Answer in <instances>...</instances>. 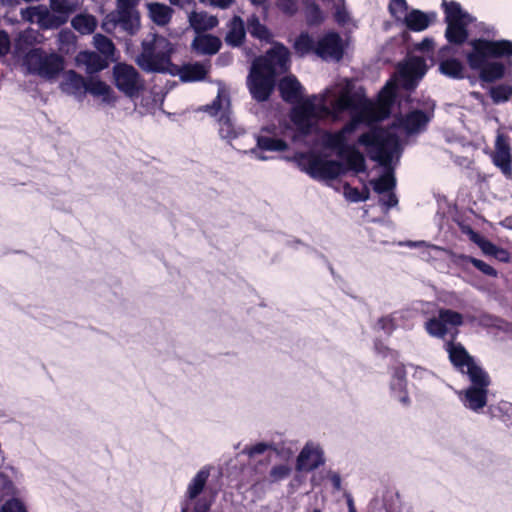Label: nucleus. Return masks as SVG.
<instances>
[{"mask_svg":"<svg viewBox=\"0 0 512 512\" xmlns=\"http://www.w3.org/2000/svg\"><path fill=\"white\" fill-rule=\"evenodd\" d=\"M335 112L353 111L350 121L336 132H327L323 138L325 148H341L347 143L348 135L353 133L359 124H371L384 119L388 111L379 109L365 95L364 91H352L349 88L342 90L336 100L332 102Z\"/></svg>","mask_w":512,"mask_h":512,"instance_id":"nucleus-1","label":"nucleus"},{"mask_svg":"<svg viewBox=\"0 0 512 512\" xmlns=\"http://www.w3.org/2000/svg\"><path fill=\"white\" fill-rule=\"evenodd\" d=\"M278 90L284 102L296 104L290 112V120L294 124L299 136L307 137L312 134L319 112L328 114L329 110L324 104H315L316 95L302 99L303 86L294 75L281 78Z\"/></svg>","mask_w":512,"mask_h":512,"instance_id":"nucleus-2","label":"nucleus"},{"mask_svg":"<svg viewBox=\"0 0 512 512\" xmlns=\"http://www.w3.org/2000/svg\"><path fill=\"white\" fill-rule=\"evenodd\" d=\"M469 45L472 50L466 55L467 63L472 70L479 72L482 82L494 83L504 78L506 73L504 63L489 61V59L512 57V41L476 38L472 39Z\"/></svg>","mask_w":512,"mask_h":512,"instance_id":"nucleus-3","label":"nucleus"},{"mask_svg":"<svg viewBox=\"0 0 512 512\" xmlns=\"http://www.w3.org/2000/svg\"><path fill=\"white\" fill-rule=\"evenodd\" d=\"M357 142L366 148L371 160L382 166L391 163L393 153L399 145L398 136L382 126L370 127L358 137Z\"/></svg>","mask_w":512,"mask_h":512,"instance_id":"nucleus-4","label":"nucleus"},{"mask_svg":"<svg viewBox=\"0 0 512 512\" xmlns=\"http://www.w3.org/2000/svg\"><path fill=\"white\" fill-rule=\"evenodd\" d=\"M441 6L445 15V23L447 24L445 30V38L448 43L461 46L468 37V27L474 22V17L468 12L464 11L460 3L456 1L443 0Z\"/></svg>","mask_w":512,"mask_h":512,"instance_id":"nucleus-5","label":"nucleus"},{"mask_svg":"<svg viewBox=\"0 0 512 512\" xmlns=\"http://www.w3.org/2000/svg\"><path fill=\"white\" fill-rule=\"evenodd\" d=\"M291 159L313 179L334 180L345 174L342 162L325 159L313 152H298Z\"/></svg>","mask_w":512,"mask_h":512,"instance_id":"nucleus-6","label":"nucleus"},{"mask_svg":"<svg viewBox=\"0 0 512 512\" xmlns=\"http://www.w3.org/2000/svg\"><path fill=\"white\" fill-rule=\"evenodd\" d=\"M29 72L43 78H55L64 68V58L57 54H46L42 48H33L24 56Z\"/></svg>","mask_w":512,"mask_h":512,"instance_id":"nucleus-7","label":"nucleus"},{"mask_svg":"<svg viewBox=\"0 0 512 512\" xmlns=\"http://www.w3.org/2000/svg\"><path fill=\"white\" fill-rule=\"evenodd\" d=\"M252 64L278 77L290 70V51L284 44L276 42L264 55L256 57Z\"/></svg>","mask_w":512,"mask_h":512,"instance_id":"nucleus-8","label":"nucleus"},{"mask_svg":"<svg viewBox=\"0 0 512 512\" xmlns=\"http://www.w3.org/2000/svg\"><path fill=\"white\" fill-rule=\"evenodd\" d=\"M277 83V75L264 71L252 64L247 77V87L251 97L257 102H265L272 95Z\"/></svg>","mask_w":512,"mask_h":512,"instance_id":"nucleus-9","label":"nucleus"},{"mask_svg":"<svg viewBox=\"0 0 512 512\" xmlns=\"http://www.w3.org/2000/svg\"><path fill=\"white\" fill-rule=\"evenodd\" d=\"M115 86L129 98L138 97L144 89V83L139 72L126 63H118L113 67Z\"/></svg>","mask_w":512,"mask_h":512,"instance_id":"nucleus-10","label":"nucleus"},{"mask_svg":"<svg viewBox=\"0 0 512 512\" xmlns=\"http://www.w3.org/2000/svg\"><path fill=\"white\" fill-rule=\"evenodd\" d=\"M140 0H117L113 15L118 26L129 35H135L140 28V15L136 7Z\"/></svg>","mask_w":512,"mask_h":512,"instance_id":"nucleus-11","label":"nucleus"},{"mask_svg":"<svg viewBox=\"0 0 512 512\" xmlns=\"http://www.w3.org/2000/svg\"><path fill=\"white\" fill-rule=\"evenodd\" d=\"M458 327L463 325V315L451 309L442 308L438 316L430 318L425 323L426 331L434 337L444 338L448 333L447 326Z\"/></svg>","mask_w":512,"mask_h":512,"instance_id":"nucleus-12","label":"nucleus"},{"mask_svg":"<svg viewBox=\"0 0 512 512\" xmlns=\"http://www.w3.org/2000/svg\"><path fill=\"white\" fill-rule=\"evenodd\" d=\"M344 44L339 33L329 31L316 43L315 54L322 59H334L340 61L344 56Z\"/></svg>","mask_w":512,"mask_h":512,"instance_id":"nucleus-13","label":"nucleus"},{"mask_svg":"<svg viewBox=\"0 0 512 512\" xmlns=\"http://www.w3.org/2000/svg\"><path fill=\"white\" fill-rule=\"evenodd\" d=\"M431 118L427 112L415 109L398 117L393 126L404 130L408 135H414L426 130Z\"/></svg>","mask_w":512,"mask_h":512,"instance_id":"nucleus-14","label":"nucleus"},{"mask_svg":"<svg viewBox=\"0 0 512 512\" xmlns=\"http://www.w3.org/2000/svg\"><path fill=\"white\" fill-rule=\"evenodd\" d=\"M137 64L146 72L164 73L169 70L172 65L171 55L156 54L151 51L150 47L143 49L138 56Z\"/></svg>","mask_w":512,"mask_h":512,"instance_id":"nucleus-15","label":"nucleus"},{"mask_svg":"<svg viewBox=\"0 0 512 512\" xmlns=\"http://www.w3.org/2000/svg\"><path fill=\"white\" fill-rule=\"evenodd\" d=\"M492 162L507 178H512L511 147L503 135H498L496 138Z\"/></svg>","mask_w":512,"mask_h":512,"instance_id":"nucleus-16","label":"nucleus"},{"mask_svg":"<svg viewBox=\"0 0 512 512\" xmlns=\"http://www.w3.org/2000/svg\"><path fill=\"white\" fill-rule=\"evenodd\" d=\"M336 150L337 155L346 161V170H351L355 173H364L367 170L366 160L364 155L354 145H344L341 148H330Z\"/></svg>","mask_w":512,"mask_h":512,"instance_id":"nucleus-17","label":"nucleus"},{"mask_svg":"<svg viewBox=\"0 0 512 512\" xmlns=\"http://www.w3.org/2000/svg\"><path fill=\"white\" fill-rule=\"evenodd\" d=\"M324 464L323 452L319 448L306 445L299 453L296 460L298 471H313Z\"/></svg>","mask_w":512,"mask_h":512,"instance_id":"nucleus-18","label":"nucleus"},{"mask_svg":"<svg viewBox=\"0 0 512 512\" xmlns=\"http://www.w3.org/2000/svg\"><path fill=\"white\" fill-rule=\"evenodd\" d=\"M446 351L448 352L451 364L462 374L475 361L461 343H447Z\"/></svg>","mask_w":512,"mask_h":512,"instance_id":"nucleus-19","label":"nucleus"},{"mask_svg":"<svg viewBox=\"0 0 512 512\" xmlns=\"http://www.w3.org/2000/svg\"><path fill=\"white\" fill-rule=\"evenodd\" d=\"M289 148L288 143L280 138L258 135L256 137V147L251 149V153L259 160H266L267 157L262 155L260 151L283 152Z\"/></svg>","mask_w":512,"mask_h":512,"instance_id":"nucleus-20","label":"nucleus"},{"mask_svg":"<svg viewBox=\"0 0 512 512\" xmlns=\"http://www.w3.org/2000/svg\"><path fill=\"white\" fill-rule=\"evenodd\" d=\"M488 388L469 386L461 398L464 406L472 411L478 412L487 405Z\"/></svg>","mask_w":512,"mask_h":512,"instance_id":"nucleus-21","label":"nucleus"},{"mask_svg":"<svg viewBox=\"0 0 512 512\" xmlns=\"http://www.w3.org/2000/svg\"><path fill=\"white\" fill-rule=\"evenodd\" d=\"M228 32L225 36V42L231 47H240L246 37L244 21L238 15H234L227 24Z\"/></svg>","mask_w":512,"mask_h":512,"instance_id":"nucleus-22","label":"nucleus"},{"mask_svg":"<svg viewBox=\"0 0 512 512\" xmlns=\"http://www.w3.org/2000/svg\"><path fill=\"white\" fill-rule=\"evenodd\" d=\"M435 17V13L427 14L421 10L413 9L405 15L404 24L410 31L420 32L427 29Z\"/></svg>","mask_w":512,"mask_h":512,"instance_id":"nucleus-23","label":"nucleus"},{"mask_svg":"<svg viewBox=\"0 0 512 512\" xmlns=\"http://www.w3.org/2000/svg\"><path fill=\"white\" fill-rule=\"evenodd\" d=\"M210 476V469L207 467L201 468L188 484L186 491V498L189 501L195 500L204 491Z\"/></svg>","mask_w":512,"mask_h":512,"instance_id":"nucleus-24","label":"nucleus"},{"mask_svg":"<svg viewBox=\"0 0 512 512\" xmlns=\"http://www.w3.org/2000/svg\"><path fill=\"white\" fill-rule=\"evenodd\" d=\"M86 92L93 96H102L103 101L106 103H114L117 99L112 88L100 79H89Z\"/></svg>","mask_w":512,"mask_h":512,"instance_id":"nucleus-25","label":"nucleus"},{"mask_svg":"<svg viewBox=\"0 0 512 512\" xmlns=\"http://www.w3.org/2000/svg\"><path fill=\"white\" fill-rule=\"evenodd\" d=\"M471 383V387L489 388L491 379L489 374L475 361L465 369V373Z\"/></svg>","mask_w":512,"mask_h":512,"instance_id":"nucleus-26","label":"nucleus"},{"mask_svg":"<svg viewBox=\"0 0 512 512\" xmlns=\"http://www.w3.org/2000/svg\"><path fill=\"white\" fill-rule=\"evenodd\" d=\"M147 47L151 48V51L156 54H167L172 55L174 48L171 42L164 36L159 34H152L151 39H145L142 42V50Z\"/></svg>","mask_w":512,"mask_h":512,"instance_id":"nucleus-27","label":"nucleus"},{"mask_svg":"<svg viewBox=\"0 0 512 512\" xmlns=\"http://www.w3.org/2000/svg\"><path fill=\"white\" fill-rule=\"evenodd\" d=\"M36 12H40L37 24L44 30L57 29L67 22L65 17L49 11L44 6H42V10H36Z\"/></svg>","mask_w":512,"mask_h":512,"instance_id":"nucleus-28","label":"nucleus"},{"mask_svg":"<svg viewBox=\"0 0 512 512\" xmlns=\"http://www.w3.org/2000/svg\"><path fill=\"white\" fill-rule=\"evenodd\" d=\"M440 72L452 79L465 78V67L457 58H448L442 60L439 64Z\"/></svg>","mask_w":512,"mask_h":512,"instance_id":"nucleus-29","label":"nucleus"},{"mask_svg":"<svg viewBox=\"0 0 512 512\" xmlns=\"http://www.w3.org/2000/svg\"><path fill=\"white\" fill-rule=\"evenodd\" d=\"M193 45L202 54L214 55L220 50L222 44L218 37L208 34L196 38Z\"/></svg>","mask_w":512,"mask_h":512,"instance_id":"nucleus-30","label":"nucleus"},{"mask_svg":"<svg viewBox=\"0 0 512 512\" xmlns=\"http://www.w3.org/2000/svg\"><path fill=\"white\" fill-rule=\"evenodd\" d=\"M72 27L82 35L92 34L97 27V19L91 14H77L71 21Z\"/></svg>","mask_w":512,"mask_h":512,"instance_id":"nucleus-31","label":"nucleus"},{"mask_svg":"<svg viewBox=\"0 0 512 512\" xmlns=\"http://www.w3.org/2000/svg\"><path fill=\"white\" fill-rule=\"evenodd\" d=\"M315 42L308 32H301L293 43L295 54L303 58L310 53H315Z\"/></svg>","mask_w":512,"mask_h":512,"instance_id":"nucleus-32","label":"nucleus"},{"mask_svg":"<svg viewBox=\"0 0 512 512\" xmlns=\"http://www.w3.org/2000/svg\"><path fill=\"white\" fill-rule=\"evenodd\" d=\"M207 70L205 66L199 62L186 64L181 70V80L184 82H195L205 79Z\"/></svg>","mask_w":512,"mask_h":512,"instance_id":"nucleus-33","label":"nucleus"},{"mask_svg":"<svg viewBox=\"0 0 512 512\" xmlns=\"http://www.w3.org/2000/svg\"><path fill=\"white\" fill-rule=\"evenodd\" d=\"M488 94L494 104L506 103L512 97V84L505 82L491 86Z\"/></svg>","mask_w":512,"mask_h":512,"instance_id":"nucleus-34","label":"nucleus"},{"mask_svg":"<svg viewBox=\"0 0 512 512\" xmlns=\"http://www.w3.org/2000/svg\"><path fill=\"white\" fill-rule=\"evenodd\" d=\"M247 29L250 35L256 39L268 41L271 37L269 29L260 22L255 14L248 18Z\"/></svg>","mask_w":512,"mask_h":512,"instance_id":"nucleus-35","label":"nucleus"},{"mask_svg":"<svg viewBox=\"0 0 512 512\" xmlns=\"http://www.w3.org/2000/svg\"><path fill=\"white\" fill-rule=\"evenodd\" d=\"M149 11L151 19L158 25H166L171 20L172 10L164 4L152 3L149 6Z\"/></svg>","mask_w":512,"mask_h":512,"instance_id":"nucleus-36","label":"nucleus"},{"mask_svg":"<svg viewBox=\"0 0 512 512\" xmlns=\"http://www.w3.org/2000/svg\"><path fill=\"white\" fill-rule=\"evenodd\" d=\"M488 413L492 418H497L507 423L512 420V403L500 401L497 404H491L488 406Z\"/></svg>","mask_w":512,"mask_h":512,"instance_id":"nucleus-37","label":"nucleus"},{"mask_svg":"<svg viewBox=\"0 0 512 512\" xmlns=\"http://www.w3.org/2000/svg\"><path fill=\"white\" fill-rule=\"evenodd\" d=\"M373 190L378 194H383L392 191L396 186V179L394 175L389 172L385 173L377 179L370 181Z\"/></svg>","mask_w":512,"mask_h":512,"instance_id":"nucleus-38","label":"nucleus"},{"mask_svg":"<svg viewBox=\"0 0 512 512\" xmlns=\"http://www.w3.org/2000/svg\"><path fill=\"white\" fill-rule=\"evenodd\" d=\"M230 98L228 95H223L221 92L218 93L216 98L211 104L205 106V111L211 116H217L221 114L225 109H230Z\"/></svg>","mask_w":512,"mask_h":512,"instance_id":"nucleus-39","label":"nucleus"},{"mask_svg":"<svg viewBox=\"0 0 512 512\" xmlns=\"http://www.w3.org/2000/svg\"><path fill=\"white\" fill-rule=\"evenodd\" d=\"M85 64L89 73L100 72L108 66L106 59L95 52L85 53Z\"/></svg>","mask_w":512,"mask_h":512,"instance_id":"nucleus-40","label":"nucleus"},{"mask_svg":"<svg viewBox=\"0 0 512 512\" xmlns=\"http://www.w3.org/2000/svg\"><path fill=\"white\" fill-rule=\"evenodd\" d=\"M230 109H225L219 116L220 123V134L223 138H234L236 133L233 128V124L230 118Z\"/></svg>","mask_w":512,"mask_h":512,"instance_id":"nucleus-41","label":"nucleus"},{"mask_svg":"<svg viewBox=\"0 0 512 512\" xmlns=\"http://www.w3.org/2000/svg\"><path fill=\"white\" fill-rule=\"evenodd\" d=\"M407 372L403 363L398 364L393 368L392 382L390 387L393 391L402 389L407 386Z\"/></svg>","mask_w":512,"mask_h":512,"instance_id":"nucleus-42","label":"nucleus"},{"mask_svg":"<svg viewBox=\"0 0 512 512\" xmlns=\"http://www.w3.org/2000/svg\"><path fill=\"white\" fill-rule=\"evenodd\" d=\"M88 80H86L82 75L77 72L71 70L68 73L67 83L66 85L72 90L73 93H80L82 91L86 92Z\"/></svg>","mask_w":512,"mask_h":512,"instance_id":"nucleus-43","label":"nucleus"},{"mask_svg":"<svg viewBox=\"0 0 512 512\" xmlns=\"http://www.w3.org/2000/svg\"><path fill=\"white\" fill-rule=\"evenodd\" d=\"M94 44L96 49L105 56L109 57L113 55L115 51L112 40L102 34H96L94 36Z\"/></svg>","mask_w":512,"mask_h":512,"instance_id":"nucleus-44","label":"nucleus"},{"mask_svg":"<svg viewBox=\"0 0 512 512\" xmlns=\"http://www.w3.org/2000/svg\"><path fill=\"white\" fill-rule=\"evenodd\" d=\"M291 473V468L286 464L275 465L269 472V481L271 483L286 479Z\"/></svg>","mask_w":512,"mask_h":512,"instance_id":"nucleus-45","label":"nucleus"},{"mask_svg":"<svg viewBox=\"0 0 512 512\" xmlns=\"http://www.w3.org/2000/svg\"><path fill=\"white\" fill-rule=\"evenodd\" d=\"M50 8L59 16H63L68 20L70 13L73 11L67 0H50Z\"/></svg>","mask_w":512,"mask_h":512,"instance_id":"nucleus-46","label":"nucleus"},{"mask_svg":"<svg viewBox=\"0 0 512 512\" xmlns=\"http://www.w3.org/2000/svg\"><path fill=\"white\" fill-rule=\"evenodd\" d=\"M467 261L471 263L476 269L481 271L484 275L490 276V277H496L497 271L495 268H493L491 265L487 264L486 262L474 258L472 256L466 257Z\"/></svg>","mask_w":512,"mask_h":512,"instance_id":"nucleus-47","label":"nucleus"},{"mask_svg":"<svg viewBox=\"0 0 512 512\" xmlns=\"http://www.w3.org/2000/svg\"><path fill=\"white\" fill-rule=\"evenodd\" d=\"M408 9L406 0H391L389 4V12L396 19L400 20V15L407 14Z\"/></svg>","mask_w":512,"mask_h":512,"instance_id":"nucleus-48","label":"nucleus"},{"mask_svg":"<svg viewBox=\"0 0 512 512\" xmlns=\"http://www.w3.org/2000/svg\"><path fill=\"white\" fill-rule=\"evenodd\" d=\"M271 448H272L271 444H268L265 442H258L255 445L246 446L242 452L244 454L248 455L250 458H252L256 455L264 454L267 450H269Z\"/></svg>","mask_w":512,"mask_h":512,"instance_id":"nucleus-49","label":"nucleus"},{"mask_svg":"<svg viewBox=\"0 0 512 512\" xmlns=\"http://www.w3.org/2000/svg\"><path fill=\"white\" fill-rule=\"evenodd\" d=\"M0 512H27V510L20 499L12 498L2 505Z\"/></svg>","mask_w":512,"mask_h":512,"instance_id":"nucleus-50","label":"nucleus"},{"mask_svg":"<svg viewBox=\"0 0 512 512\" xmlns=\"http://www.w3.org/2000/svg\"><path fill=\"white\" fill-rule=\"evenodd\" d=\"M374 350L378 355H381L382 357L391 356L394 359H397L399 357L398 351L389 348L387 345L383 343V341L379 339H376L374 341Z\"/></svg>","mask_w":512,"mask_h":512,"instance_id":"nucleus-51","label":"nucleus"},{"mask_svg":"<svg viewBox=\"0 0 512 512\" xmlns=\"http://www.w3.org/2000/svg\"><path fill=\"white\" fill-rule=\"evenodd\" d=\"M378 328L383 330L388 336H390L396 329V323L392 316H382L377 321Z\"/></svg>","mask_w":512,"mask_h":512,"instance_id":"nucleus-52","label":"nucleus"},{"mask_svg":"<svg viewBox=\"0 0 512 512\" xmlns=\"http://www.w3.org/2000/svg\"><path fill=\"white\" fill-rule=\"evenodd\" d=\"M343 188H344V195L347 200H349L351 202H355V203L363 201L364 196L360 195V190L358 188L352 187L348 183H346Z\"/></svg>","mask_w":512,"mask_h":512,"instance_id":"nucleus-53","label":"nucleus"},{"mask_svg":"<svg viewBox=\"0 0 512 512\" xmlns=\"http://www.w3.org/2000/svg\"><path fill=\"white\" fill-rule=\"evenodd\" d=\"M10 38L5 30H0V56H5L10 51Z\"/></svg>","mask_w":512,"mask_h":512,"instance_id":"nucleus-54","label":"nucleus"},{"mask_svg":"<svg viewBox=\"0 0 512 512\" xmlns=\"http://www.w3.org/2000/svg\"><path fill=\"white\" fill-rule=\"evenodd\" d=\"M36 10H42V6L28 7L22 10V17L30 22H38L40 12Z\"/></svg>","mask_w":512,"mask_h":512,"instance_id":"nucleus-55","label":"nucleus"},{"mask_svg":"<svg viewBox=\"0 0 512 512\" xmlns=\"http://www.w3.org/2000/svg\"><path fill=\"white\" fill-rule=\"evenodd\" d=\"M478 246L481 248L484 254L492 256L495 252L496 248L498 247L491 241L481 238L479 241H477Z\"/></svg>","mask_w":512,"mask_h":512,"instance_id":"nucleus-56","label":"nucleus"},{"mask_svg":"<svg viewBox=\"0 0 512 512\" xmlns=\"http://www.w3.org/2000/svg\"><path fill=\"white\" fill-rule=\"evenodd\" d=\"M118 26V23L113 15V11L110 12L102 22V29L110 33L113 29Z\"/></svg>","mask_w":512,"mask_h":512,"instance_id":"nucleus-57","label":"nucleus"},{"mask_svg":"<svg viewBox=\"0 0 512 512\" xmlns=\"http://www.w3.org/2000/svg\"><path fill=\"white\" fill-rule=\"evenodd\" d=\"M193 507V512H209L211 502L205 498H197Z\"/></svg>","mask_w":512,"mask_h":512,"instance_id":"nucleus-58","label":"nucleus"},{"mask_svg":"<svg viewBox=\"0 0 512 512\" xmlns=\"http://www.w3.org/2000/svg\"><path fill=\"white\" fill-rule=\"evenodd\" d=\"M202 4L215 6L221 9H226L232 5L234 0H199Z\"/></svg>","mask_w":512,"mask_h":512,"instance_id":"nucleus-59","label":"nucleus"},{"mask_svg":"<svg viewBox=\"0 0 512 512\" xmlns=\"http://www.w3.org/2000/svg\"><path fill=\"white\" fill-rule=\"evenodd\" d=\"M492 256L501 262H509L510 260L509 252L501 247H497Z\"/></svg>","mask_w":512,"mask_h":512,"instance_id":"nucleus-60","label":"nucleus"},{"mask_svg":"<svg viewBox=\"0 0 512 512\" xmlns=\"http://www.w3.org/2000/svg\"><path fill=\"white\" fill-rule=\"evenodd\" d=\"M398 393V400L405 406L410 405V397L408 395L407 386L402 389H396Z\"/></svg>","mask_w":512,"mask_h":512,"instance_id":"nucleus-61","label":"nucleus"},{"mask_svg":"<svg viewBox=\"0 0 512 512\" xmlns=\"http://www.w3.org/2000/svg\"><path fill=\"white\" fill-rule=\"evenodd\" d=\"M312 18L313 19L310 22L313 24H318L322 21L321 10H320L319 6H317V5L313 6Z\"/></svg>","mask_w":512,"mask_h":512,"instance_id":"nucleus-62","label":"nucleus"},{"mask_svg":"<svg viewBox=\"0 0 512 512\" xmlns=\"http://www.w3.org/2000/svg\"><path fill=\"white\" fill-rule=\"evenodd\" d=\"M330 481L334 487L335 490H340L341 489V477L339 474L337 473H333L331 476H330Z\"/></svg>","mask_w":512,"mask_h":512,"instance_id":"nucleus-63","label":"nucleus"},{"mask_svg":"<svg viewBox=\"0 0 512 512\" xmlns=\"http://www.w3.org/2000/svg\"><path fill=\"white\" fill-rule=\"evenodd\" d=\"M347 17V13L344 10H337L335 13V20L340 24L346 23Z\"/></svg>","mask_w":512,"mask_h":512,"instance_id":"nucleus-64","label":"nucleus"}]
</instances>
